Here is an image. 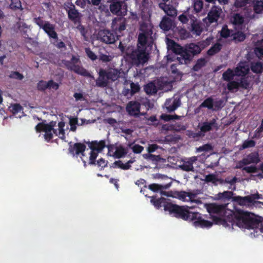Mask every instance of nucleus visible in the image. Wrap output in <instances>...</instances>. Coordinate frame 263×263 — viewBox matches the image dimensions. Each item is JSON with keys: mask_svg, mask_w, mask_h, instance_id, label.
I'll list each match as a JSON object with an SVG mask.
<instances>
[{"mask_svg": "<svg viewBox=\"0 0 263 263\" xmlns=\"http://www.w3.org/2000/svg\"><path fill=\"white\" fill-rule=\"evenodd\" d=\"M208 210L209 213L216 214L222 217L216 218L224 227L236 225L239 228L248 229H253L259 224V221L253 217L251 213L241 210L235 211L227 209V204L209 205Z\"/></svg>", "mask_w": 263, "mask_h": 263, "instance_id": "f257e3e1", "label": "nucleus"}, {"mask_svg": "<svg viewBox=\"0 0 263 263\" xmlns=\"http://www.w3.org/2000/svg\"><path fill=\"white\" fill-rule=\"evenodd\" d=\"M151 202L157 209L163 205L165 211L169 212L170 214H173L176 218L193 222L196 227L210 228L213 225L212 222L203 219L200 213L194 211L192 206L174 204L167 202L164 197L157 199L155 196L151 197Z\"/></svg>", "mask_w": 263, "mask_h": 263, "instance_id": "f03ea898", "label": "nucleus"}, {"mask_svg": "<svg viewBox=\"0 0 263 263\" xmlns=\"http://www.w3.org/2000/svg\"><path fill=\"white\" fill-rule=\"evenodd\" d=\"M126 54L132 64L136 66L144 65L150 58L149 51L142 47H137L130 52L127 51Z\"/></svg>", "mask_w": 263, "mask_h": 263, "instance_id": "7ed1b4c3", "label": "nucleus"}, {"mask_svg": "<svg viewBox=\"0 0 263 263\" xmlns=\"http://www.w3.org/2000/svg\"><path fill=\"white\" fill-rule=\"evenodd\" d=\"M120 72L117 69H105L100 68L98 74L99 77L96 81L97 86L104 88L108 86L109 81L114 82L119 78Z\"/></svg>", "mask_w": 263, "mask_h": 263, "instance_id": "20e7f679", "label": "nucleus"}, {"mask_svg": "<svg viewBox=\"0 0 263 263\" xmlns=\"http://www.w3.org/2000/svg\"><path fill=\"white\" fill-rule=\"evenodd\" d=\"M188 48L185 45L183 48L180 47L177 51V53L179 56L177 57L176 60L179 64H186L189 63L192 59V55L190 52L188 51ZM175 57H173L171 55H167V60L168 62H172L175 61Z\"/></svg>", "mask_w": 263, "mask_h": 263, "instance_id": "39448f33", "label": "nucleus"}, {"mask_svg": "<svg viewBox=\"0 0 263 263\" xmlns=\"http://www.w3.org/2000/svg\"><path fill=\"white\" fill-rule=\"evenodd\" d=\"M248 69H246L245 66H238L235 70V73L232 69L228 68L222 74V79L226 81H230L234 79L235 75L236 76H244L247 73Z\"/></svg>", "mask_w": 263, "mask_h": 263, "instance_id": "423d86ee", "label": "nucleus"}, {"mask_svg": "<svg viewBox=\"0 0 263 263\" xmlns=\"http://www.w3.org/2000/svg\"><path fill=\"white\" fill-rule=\"evenodd\" d=\"M64 8L67 13L68 18L70 21L74 23L79 22L80 21L81 14L72 3H69L67 5L65 4Z\"/></svg>", "mask_w": 263, "mask_h": 263, "instance_id": "0eeeda50", "label": "nucleus"}, {"mask_svg": "<svg viewBox=\"0 0 263 263\" xmlns=\"http://www.w3.org/2000/svg\"><path fill=\"white\" fill-rule=\"evenodd\" d=\"M65 65L69 70L74 71L75 73L81 76L91 78V74L84 68L79 65L73 64L70 61H67L65 63Z\"/></svg>", "mask_w": 263, "mask_h": 263, "instance_id": "6e6552de", "label": "nucleus"}, {"mask_svg": "<svg viewBox=\"0 0 263 263\" xmlns=\"http://www.w3.org/2000/svg\"><path fill=\"white\" fill-rule=\"evenodd\" d=\"M152 34H139L137 47H142L146 49L147 47L152 46L154 43Z\"/></svg>", "mask_w": 263, "mask_h": 263, "instance_id": "1a4fd4ad", "label": "nucleus"}, {"mask_svg": "<svg viewBox=\"0 0 263 263\" xmlns=\"http://www.w3.org/2000/svg\"><path fill=\"white\" fill-rule=\"evenodd\" d=\"M219 126L217 123L216 119L213 118L209 121L203 122L200 127V130L204 134L213 130H217Z\"/></svg>", "mask_w": 263, "mask_h": 263, "instance_id": "9d476101", "label": "nucleus"}, {"mask_svg": "<svg viewBox=\"0 0 263 263\" xmlns=\"http://www.w3.org/2000/svg\"><path fill=\"white\" fill-rule=\"evenodd\" d=\"M222 13L221 8L217 6H213L208 13L207 19L210 23H216Z\"/></svg>", "mask_w": 263, "mask_h": 263, "instance_id": "9b49d317", "label": "nucleus"}, {"mask_svg": "<svg viewBox=\"0 0 263 263\" xmlns=\"http://www.w3.org/2000/svg\"><path fill=\"white\" fill-rule=\"evenodd\" d=\"M125 2L119 0H112L109 5V10L111 13L118 16L122 14L121 9L125 5Z\"/></svg>", "mask_w": 263, "mask_h": 263, "instance_id": "f8f14e48", "label": "nucleus"}, {"mask_svg": "<svg viewBox=\"0 0 263 263\" xmlns=\"http://www.w3.org/2000/svg\"><path fill=\"white\" fill-rule=\"evenodd\" d=\"M190 18L191 19L190 30L193 33H201L205 27L204 24L198 20L193 15H191Z\"/></svg>", "mask_w": 263, "mask_h": 263, "instance_id": "ddd939ff", "label": "nucleus"}, {"mask_svg": "<svg viewBox=\"0 0 263 263\" xmlns=\"http://www.w3.org/2000/svg\"><path fill=\"white\" fill-rule=\"evenodd\" d=\"M126 109L129 115L138 116L140 114V104L136 101H129L127 104Z\"/></svg>", "mask_w": 263, "mask_h": 263, "instance_id": "4468645a", "label": "nucleus"}, {"mask_svg": "<svg viewBox=\"0 0 263 263\" xmlns=\"http://www.w3.org/2000/svg\"><path fill=\"white\" fill-rule=\"evenodd\" d=\"M86 148V146L84 144L77 142L74 143L73 146H70L68 150L69 153L73 156L75 155L78 156L81 154L84 156Z\"/></svg>", "mask_w": 263, "mask_h": 263, "instance_id": "2eb2a0df", "label": "nucleus"}, {"mask_svg": "<svg viewBox=\"0 0 263 263\" xmlns=\"http://www.w3.org/2000/svg\"><path fill=\"white\" fill-rule=\"evenodd\" d=\"M181 104L180 98H174L166 99L164 105L167 111L171 112L179 107Z\"/></svg>", "mask_w": 263, "mask_h": 263, "instance_id": "dca6fc26", "label": "nucleus"}, {"mask_svg": "<svg viewBox=\"0 0 263 263\" xmlns=\"http://www.w3.org/2000/svg\"><path fill=\"white\" fill-rule=\"evenodd\" d=\"M174 22L170 18L164 16L160 23V28L164 31H168L174 27Z\"/></svg>", "mask_w": 263, "mask_h": 263, "instance_id": "f3484780", "label": "nucleus"}, {"mask_svg": "<svg viewBox=\"0 0 263 263\" xmlns=\"http://www.w3.org/2000/svg\"><path fill=\"white\" fill-rule=\"evenodd\" d=\"M89 147L91 150H95L98 152H100L106 147L105 141L104 140H101L99 142L97 141H92L89 143Z\"/></svg>", "mask_w": 263, "mask_h": 263, "instance_id": "a211bd4d", "label": "nucleus"}, {"mask_svg": "<svg viewBox=\"0 0 263 263\" xmlns=\"http://www.w3.org/2000/svg\"><path fill=\"white\" fill-rule=\"evenodd\" d=\"M127 148L124 147L122 145H119L116 147V151L112 155L109 154L116 158H121L124 157L127 154Z\"/></svg>", "mask_w": 263, "mask_h": 263, "instance_id": "6ab92c4d", "label": "nucleus"}, {"mask_svg": "<svg viewBox=\"0 0 263 263\" xmlns=\"http://www.w3.org/2000/svg\"><path fill=\"white\" fill-rule=\"evenodd\" d=\"M256 56L260 60H263V39L258 41L254 49Z\"/></svg>", "mask_w": 263, "mask_h": 263, "instance_id": "aec40b11", "label": "nucleus"}, {"mask_svg": "<svg viewBox=\"0 0 263 263\" xmlns=\"http://www.w3.org/2000/svg\"><path fill=\"white\" fill-rule=\"evenodd\" d=\"M153 26L149 21L142 22L140 25L141 33H153Z\"/></svg>", "mask_w": 263, "mask_h": 263, "instance_id": "412c9836", "label": "nucleus"}, {"mask_svg": "<svg viewBox=\"0 0 263 263\" xmlns=\"http://www.w3.org/2000/svg\"><path fill=\"white\" fill-rule=\"evenodd\" d=\"M244 159L247 160L245 162V164L246 163L247 164L251 163H257L260 161L259 155L257 152L249 154L246 158H244Z\"/></svg>", "mask_w": 263, "mask_h": 263, "instance_id": "4be33fe9", "label": "nucleus"}, {"mask_svg": "<svg viewBox=\"0 0 263 263\" xmlns=\"http://www.w3.org/2000/svg\"><path fill=\"white\" fill-rule=\"evenodd\" d=\"M234 201L237 202L240 205H245L247 203H252V200L250 196L241 197L239 196H235L233 198Z\"/></svg>", "mask_w": 263, "mask_h": 263, "instance_id": "5701e85b", "label": "nucleus"}, {"mask_svg": "<svg viewBox=\"0 0 263 263\" xmlns=\"http://www.w3.org/2000/svg\"><path fill=\"white\" fill-rule=\"evenodd\" d=\"M123 34H104L102 36V40L107 44H114L116 42V37H118L123 36Z\"/></svg>", "mask_w": 263, "mask_h": 263, "instance_id": "b1692460", "label": "nucleus"}, {"mask_svg": "<svg viewBox=\"0 0 263 263\" xmlns=\"http://www.w3.org/2000/svg\"><path fill=\"white\" fill-rule=\"evenodd\" d=\"M161 130L162 131H176L179 132L180 130H185L184 126H181L180 127V125L177 126L173 124H165L162 125Z\"/></svg>", "mask_w": 263, "mask_h": 263, "instance_id": "393cba45", "label": "nucleus"}, {"mask_svg": "<svg viewBox=\"0 0 263 263\" xmlns=\"http://www.w3.org/2000/svg\"><path fill=\"white\" fill-rule=\"evenodd\" d=\"M222 45L220 43H216L213 45L207 51L206 54L209 56H213L218 53L222 49Z\"/></svg>", "mask_w": 263, "mask_h": 263, "instance_id": "a878e982", "label": "nucleus"}, {"mask_svg": "<svg viewBox=\"0 0 263 263\" xmlns=\"http://www.w3.org/2000/svg\"><path fill=\"white\" fill-rule=\"evenodd\" d=\"M186 46L188 48V51L191 52L193 57L201 53V49L197 43H191Z\"/></svg>", "mask_w": 263, "mask_h": 263, "instance_id": "bb28decb", "label": "nucleus"}, {"mask_svg": "<svg viewBox=\"0 0 263 263\" xmlns=\"http://www.w3.org/2000/svg\"><path fill=\"white\" fill-rule=\"evenodd\" d=\"M144 90L147 95H153L157 92V87L154 82H151L144 85Z\"/></svg>", "mask_w": 263, "mask_h": 263, "instance_id": "cd10ccee", "label": "nucleus"}, {"mask_svg": "<svg viewBox=\"0 0 263 263\" xmlns=\"http://www.w3.org/2000/svg\"><path fill=\"white\" fill-rule=\"evenodd\" d=\"M250 68L254 73H260L263 71V63L259 61L252 62Z\"/></svg>", "mask_w": 263, "mask_h": 263, "instance_id": "c85d7f7f", "label": "nucleus"}, {"mask_svg": "<svg viewBox=\"0 0 263 263\" xmlns=\"http://www.w3.org/2000/svg\"><path fill=\"white\" fill-rule=\"evenodd\" d=\"M214 37L210 36L207 37L205 40L200 41L197 43L198 46L201 49V52L202 50L209 46L213 41Z\"/></svg>", "mask_w": 263, "mask_h": 263, "instance_id": "c756f323", "label": "nucleus"}, {"mask_svg": "<svg viewBox=\"0 0 263 263\" xmlns=\"http://www.w3.org/2000/svg\"><path fill=\"white\" fill-rule=\"evenodd\" d=\"M171 185V183H167L164 185H160L156 183H152L148 185V187L149 190L153 192H158L159 190H161L162 189H167L170 187Z\"/></svg>", "mask_w": 263, "mask_h": 263, "instance_id": "7c9ffc66", "label": "nucleus"}, {"mask_svg": "<svg viewBox=\"0 0 263 263\" xmlns=\"http://www.w3.org/2000/svg\"><path fill=\"white\" fill-rule=\"evenodd\" d=\"M233 195V192L231 191H224L217 194V198L219 200H230Z\"/></svg>", "mask_w": 263, "mask_h": 263, "instance_id": "2f4dec72", "label": "nucleus"}, {"mask_svg": "<svg viewBox=\"0 0 263 263\" xmlns=\"http://www.w3.org/2000/svg\"><path fill=\"white\" fill-rule=\"evenodd\" d=\"M206 63L207 61L203 58L198 59L193 67V70L195 71H198L206 65Z\"/></svg>", "mask_w": 263, "mask_h": 263, "instance_id": "473e14b6", "label": "nucleus"}, {"mask_svg": "<svg viewBox=\"0 0 263 263\" xmlns=\"http://www.w3.org/2000/svg\"><path fill=\"white\" fill-rule=\"evenodd\" d=\"M200 107H205L208 108L209 109L213 110L214 107V100L213 98L210 97L205 99L200 104Z\"/></svg>", "mask_w": 263, "mask_h": 263, "instance_id": "72a5a7b5", "label": "nucleus"}, {"mask_svg": "<svg viewBox=\"0 0 263 263\" xmlns=\"http://www.w3.org/2000/svg\"><path fill=\"white\" fill-rule=\"evenodd\" d=\"M143 157L145 159L155 163L160 161L161 159V157L160 155H155L152 154H144L143 155Z\"/></svg>", "mask_w": 263, "mask_h": 263, "instance_id": "f704fd0d", "label": "nucleus"}, {"mask_svg": "<svg viewBox=\"0 0 263 263\" xmlns=\"http://www.w3.org/2000/svg\"><path fill=\"white\" fill-rule=\"evenodd\" d=\"M9 108L13 115H16L23 110V107L18 103L11 104Z\"/></svg>", "mask_w": 263, "mask_h": 263, "instance_id": "c9c22d12", "label": "nucleus"}, {"mask_svg": "<svg viewBox=\"0 0 263 263\" xmlns=\"http://www.w3.org/2000/svg\"><path fill=\"white\" fill-rule=\"evenodd\" d=\"M45 33H56L55 31V26L49 22L46 21L42 28Z\"/></svg>", "mask_w": 263, "mask_h": 263, "instance_id": "e433bc0d", "label": "nucleus"}, {"mask_svg": "<svg viewBox=\"0 0 263 263\" xmlns=\"http://www.w3.org/2000/svg\"><path fill=\"white\" fill-rule=\"evenodd\" d=\"M220 36L224 38H227L228 37H231L233 35L235 39L238 38L239 41H243L246 37V34H220Z\"/></svg>", "mask_w": 263, "mask_h": 263, "instance_id": "4c0bfd02", "label": "nucleus"}, {"mask_svg": "<svg viewBox=\"0 0 263 263\" xmlns=\"http://www.w3.org/2000/svg\"><path fill=\"white\" fill-rule=\"evenodd\" d=\"M253 10L255 13H263V0L256 1L253 6Z\"/></svg>", "mask_w": 263, "mask_h": 263, "instance_id": "58836bf2", "label": "nucleus"}, {"mask_svg": "<svg viewBox=\"0 0 263 263\" xmlns=\"http://www.w3.org/2000/svg\"><path fill=\"white\" fill-rule=\"evenodd\" d=\"M203 7V2L202 0H194L193 8L196 13H199L201 11Z\"/></svg>", "mask_w": 263, "mask_h": 263, "instance_id": "ea45409f", "label": "nucleus"}, {"mask_svg": "<svg viewBox=\"0 0 263 263\" xmlns=\"http://www.w3.org/2000/svg\"><path fill=\"white\" fill-rule=\"evenodd\" d=\"M167 47L173 50L175 53L177 52L178 48H180L179 46L174 41L167 38Z\"/></svg>", "mask_w": 263, "mask_h": 263, "instance_id": "a19ab883", "label": "nucleus"}, {"mask_svg": "<svg viewBox=\"0 0 263 263\" xmlns=\"http://www.w3.org/2000/svg\"><path fill=\"white\" fill-rule=\"evenodd\" d=\"M179 167L182 171L186 172L194 171L193 165L191 163H189L187 161H184L183 163L179 166Z\"/></svg>", "mask_w": 263, "mask_h": 263, "instance_id": "79ce46f5", "label": "nucleus"}, {"mask_svg": "<svg viewBox=\"0 0 263 263\" xmlns=\"http://www.w3.org/2000/svg\"><path fill=\"white\" fill-rule=\"evenodd\" d=\"M244 18L239 13L234 14L233 23L234 25H241L243 23Z\"/></svg>", "mask_w": 263, "mask_h": 263, "instance_id": "37998d69", "label": "nucleus"}, {"mask_svg": "<svg viewBox=\"0 0 263 263\" xmlns=\"http://www.w3.org/2000/svg\"><path fill=\"white\" fill-rule=\"evenodd\" d=\"M256 142L253 140H246L243 141L241 145V149H244L248 148L253 147L255 146Z\"/></svg>", "mask_w": 263, "mask_h": 263, "instance_id": "c03bdc74", "label": "nucleus"}, {"mask_svg": "<svg viewBox=\"0 0 263 263\" xmlns=\"http://www.w3.org/2000/svg\"><path fill=\"white\" fill-rule=\"evenodd\" d=\"M188 199L187 201H190L191 202H194L198 204H201L202 201L200 199H196L197 195L196 194L188 192Z\"/></svg>", "mask_w": 263, "mask_h": 263, "instance_id": "a18cd8bd", "label": "nucleus"}, {"mask_svg": "<svg viewBox=\"0 0 263 263\" xmlns=\"http://www.w3.org/2000/svg\"><path fill=\"white\" fill-rule=\"evenodd\" d=\"M175 194L176 197L179 199L183 201H187V199H186V198H188V192L185 191H177L175 193Z\"/></svg>", "mask_w": 263, "mask_h": 263, "instance_id": "49530a36", "label": "nucleus"}, {"mask_svg": "<svg viewBox=\"0 0 263 263\" xmlns=\"http://www.w3.org/2000/svg\"><path fill=\"white\" fill-rule=\"evenodd\" d=\"M114 164L115 165V167L120 168L124 170H128L131 167L130 165L128 163L124 164L121 160L116 161L114 163Z\"/></svg>", "mask_w": 263, "mask_h": 263, "instance_id": "de8ad7c7", "label": "nucleus"}, {"mask_svg": "<svg viewBox=\"0 0 263 263\" xmlns=\"http://www.w3.org/2000/svg\"><path fill=\"white\" fill-rule=\"evenodd\" d=\"M128 146L132 149L133 152L135 154H140L144 149V147L139 144L133 145V143H130L128 144Z\"/></svg>", "mask_w": 263, "mask_h": 263, "instance_id": "09e8293b", "label": "nucleus"}, {"mask_svg": "<svg viewBox=\"0 0 263 263\" xmlns=\"http://www.w3.org/2000/svg\"><path fill=\"white\" fill-rule=\"evenodd\" d=\"M131 95H134L140 91V87L138 83H135L132 82L130 83Z\"/></svg>", "mask_w": 263, "mask_h": 263, "instance_id": "8fccbe9b", "label": "nucleus"}, {"mask_svg": "<svg viewBox=\"0 0 263 263\" xmlns=\"http://www.w3.org/2000/svg\"><path fill=\"white\" fill-rule=\"evenodd\" d=\"M169 1L170 0H157L158 2L160 1L159 3V7L165 12H167L168 10H170V6L166 4V3Z\"/></svg>", "mask_w": 263, "mask_h": 263, "instance_id": "3c124183", "label": "nucleus"}, {"mask_svg": "<svg viewBox=\"0 0 263 263\" xmlns=\"http://www.w3.org/2000/svg\"><path fill=\"white\" fill-rule=\"evenodd\" d=\"M188 12H184L178 16V20L182 24H186L188 22L190 16Z\"/></svg>", "mask_w": 263, "mask_h": 263, "instance_id": "603ef678", "label": "nucleus"}, {"mask_svg": "<svg viewBox=\"0 0 263 263\" xmlns=\"http://www.w3.org/2000/svg\"><path fill=\"white\" fill-rule=\"evenodd\" d=\"M263 132V118L260 126L256 129L252 138L259 139L261 137V133Z\"/></svg>", "mask_w": 263, "mask_h": 263, "instance_id": "864d4df0", "label": "nucleus"}, {"mask_svg": "<svg viewBox=\"0 0 263 263\" xmlns=\"http://www.w3.org/2000/svg\"><path fill=\"white\" fill-rule=\"evenodd\" d=\"M223 107V101L221 99L214 101L213 110L218 111Z\"/></svg>", "mask_w": 263, "mask_h": 263, "instance_id": "5fc2aeb1", "label": "nucleus"}, {"mask_svg": "<svg viewBox=\"0 0 263 263\" xmlns=\"http://www.w3.org/2000/svg\"><path fill=\"white\" fill-rule=\"evenodd\" d=\"M37 89L40 91H45L48 89L47 82L44 80L40 81L37 84Z\"/></svg>", "mask_w": 263, "mask_h": 263, "instance_id": "6e6d98bb", "label": "nucleus"}, {"mask_svg": "<svg viewBox=\"0 0 263 263\" xmlns=\"http://www.w3.org/2000/svg\"><path fill=\"white\" fill-rule=\"evenodd\" d=\"M9 77L11 79L22 80L24 78V76L18 71H12Z\"/></svg>", "mask_w": 263, "mask_h": 263, "instance_id": "4d7b16f0", "label": "nucleus"}, {"mask_svg": "<svg viewBox=\"0 0 263 263\" xmlns=\"http://www.w3.org/2000/svg\"><path fill=\"white\" fill-rule=\"evenodd\" d=\"M95 150H91L90 153L89 157V162L90 164H96V159L98 156V153L97 151L96 152Z\"/></svg>", "mask_w": 263, "mask_h": 263, "instance_id": "13d9d810", "label": "nucleus"}, {"mask_svg": "<svg viewBox=\"0 0 263 263\" xmlns=\"http://www.w3.org/2000/svg\"><path fill=\"white\" fill-rule=\"evenodd\" d=\"M229 83L227 85V88L229 90L232 91L235 89H238L239 87V83L234 81H229Z\"/></svg>", "mask_w": 263, "mask_h": 263, "instance_id": "bf43d9fd", "label": "nucleus"}, {"mask_svg": "<svg viewBox=\"0 0 263 263\" xmlns=\"http://www.w3.org/2000/svg\"><path fill=\"white\" fill-rule=\"evenodd\" d=\"M18 30L20 31V33H28L30 31V28L27 26V25L24 23H21L19 24L18 27Z\"/></svg>", "mask_w": 263, "mask_h": 263, "instance_id": "052dcab7", "label": "nucleus"}, {"mask_svg": "<svg viewBox=\"0 0 263 263\" xmlns=\"http://www.w3.org/2000/svg\"><path fill=\"white\" fill-rule=\"evenodd\" d=\"M48 89H53L54 90H58L59 88V85L58 83L54 82L51 80L47 82Z\"/></svg>", "mask_w": 263, "mask_h": 263, "instance_id": "680f3d73", "label": "nucleus"}, {"mask_svg": "<svg viewBox=\"0 0 263 263\" xmlns=\"http://www.w3.org/2000/svg\"><path fill=\"white\" fill-rule=\"evenodd\" d=\"M159 148H160V147L156 144H149L147 148L148 152L147 154H152Z\"/></svg>", "mask_w": 263, "mask_h": 263, "instance_id": "e2e57ef3", "label": "nucleus"}, {"mask_svg": "<svg viewBox=\"0 0 263 263\" xmlns=\"http://www.w3.org/2000/svg\"><path fill=\"white\" fill-rule=\"evenodd\" d=\"M85 52L87 54V55L89 58H90L91 60H96L97 58V55L95 54V53L92 51L90 48H87L85 49Z\"/></svg>", "mask_w": 263, "mask_h": 263, "instance_id": "0e129e2a", "label": "nucleus"}, {"mask_svg": "<svg viewBox=\"0 0 263 263\" xmlns=\"http://www.w3.org/2000/svg\"><path fill=\"white\" fill-rule=\"evenodd\" d=\"M33 21L40 27V28H42L43 27V26L46 22V21H44L41 17L34 18Z\"/></svg>", "mask_w": 263, "mask_h": 263, "instance_id": "69168bd1", "label": "nucleus"}, {"mask_svg": "<svg viewBox=\"0 0 263 263\" xmlns=\"http://www.w3.org/2000/svg\"><path fill=\"white\" fill-rule=\"evenodd\" d=\"M242 170L245 171L248 173H254L257 172V168L255 166H250L243 167Z\"/></svg>", "mask_w": 263, "mask_h": 263, "instance_id": "338daca9", "label": "nucleus"}, {"mask_svg": "<svg viewBox=\"0 0 263 263\" xmlns=\"http://www.w3.org/2000/svg\"><path fill=\"white\" fill-rule=\"evenodd\" d=\"M108 162L103 158H100L97 161V165L102 168H104L107 165Z\"/></svg>", "mask_w": 263, "mask_h": 263, "instance_id": "774afa93", "label": "nucleus"}]
</instances>
